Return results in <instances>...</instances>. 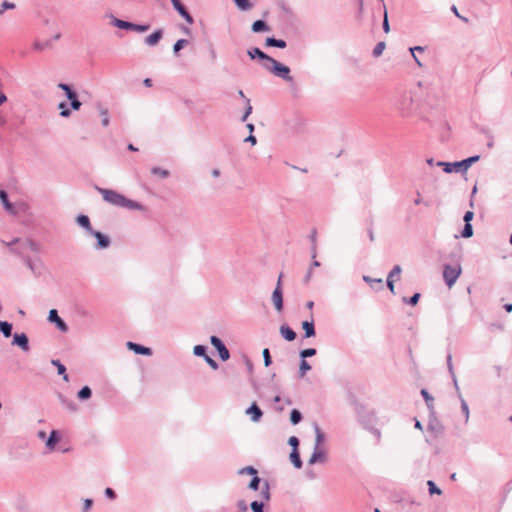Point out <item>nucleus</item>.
Segmentation results:
<instances>
[{"label":"nucleus","mask_w":512,"mask_h":512,"mask_svg":"<svg viewBox=\"0 0 512 512\" xmlns=\"http://www.w3.org/2000/svg\"><path fill=\"white\" fill-rule=\"evenodd\" d=\"M424 112L428 120H442L446 115V98L443 93L438 95L432 88L426 96L424 104Z\"/></svg>","instance_id":"1"},{"label":"nucleus","mask_w":512,"mask_h":512,"mask_svg":"<svg viewBox=\"0 0 512 512\" xmlns=\"http://www.w3.org/2000/svg\"><path fill=\"white\" fill-rule=\"evenodd\" d=\"M97 190L102 195L103 199L113 206L130 210H144V206L141 203L128 199L115 190L100 187H97Z\"/></svg>","instance_id":"2"},{"label":"nucleus","mask_w":512,"mask_h":512,"mask_svg":"<svg viewBox=\"0 0 512 512\" xmlns=\"http://www.w3.org/2000/svg\"><path fill=\"white\" fill-rule=\"evenodd\" d=\"M397 110L403 117H411L416 114L417 105L411 93H403L397 101Z\"/></svg>","instance_id":"3"},{"label":"nucleus","mask_w":512,"mask_h":512,"mask_svg":"<svg viewBox=\"0 0 512 512\" xmlns=\"http://www.w3.org/2000/svg\"><path fill=\"white\" fill-rule=\"evenodd\" d=\"M263 66L266 70L284 81L288 83L293 82V77L290 75V68L274 58H272L268 63H264Z\"/></svg>","instance_id":"4"},{"label":"nucleus","mask_w":512,"mask_h":512,"mask_svg":"<svg viewBox=\"0 0 512 512\" xmlns=\"http://www.w3.org/2000/svg\"><path fill=\"white\" fill-rule=\"evenodd\" d=\"M355 410L359 422L365 429H368L369 426L374 425L375 415L373 412H370L363 405L358 403L355 404Z\"/></svg>","instance_id":"5"},{"label":"nucleus","mask_w":512,"mask_h":512,"mask_svg":"<svg viewBox=\"0 0 512 512\" xmlns=\"http://www.w3.org/2000/svg\"><path fill=\"white\" fill-rule=\"evenodd\" d=\"M480 159V156L475 155L468 157L466 159H463L462 161L457 162H450V173L451 172H460L465 173L468 168L475 162H477Z\"/></svg>","instance_id":"6"},{"label":"nucleus","mask_w":512,"mask_h":512,"mask_svg":"<svg viewBox=\"0 0 512 512\" xmlns=\"http://www.w3.org/2000/svg\"><path fill=\"white\" fill-rule=\"evenodd\" d=\"M210 343L216 349L218 356L222 361H227L230 358L229 350L219 337L212 335L210 337Z\"/></svg>","instance_id":"7"},{"label":"nucleus","mask_w":512,"mask_h":512,"mask_svg":"<svg viewBox=\"0 0 512 512\" xmlns=\"http://www.w3.org/2000/svg\"><path fill=\"white\" fill-rule=\"evenodd\" d=\"M193 352L196 356L203 357L205 362L213 369L217 370L219 365L218 363L207 355V347L204 345H196L193 349Z\"/></svg>","instance_id":"8"},{"label":"nucleus","mask_w":512,"mask_h":512,"mask_svg":"<svg viewBox=\"0 0 512 512\" xmlns=\"http://www.w3.org/2000/svg\"><path fill=\"white\" fill-rule=\"evenodd\" d=\"M48 320L51 322V323H54L56 325V327L62 331V332H67L68 331V326L67 324L65 323V321L58 315V312L56 309H51L49 311V315H48Z\"/></svg>","instance_id":"9"},{"label":"nucleus","mask_w":512,"mask_h":512,"mask_svg":"<svg viewBox=\"0 0 512 512\" xmlns=\"http://www.w3.org/2000/svg\"><path fill=\"white\" fill-rule=\"evenodd\" d=\"M91 236H94L97 240V243L95 245L96 249H106L110 246V238L103 234L100 231L94 230L90 233Z\"/></svg>","instance_id":"10"},{"label":"nucleus","mask_w":512,"mask_h":512,"mask_svg":"<svg viewBox=\"0 0 512 512\" xmlns=\"http://www.w3.org/2000/svg\"><path fill=\"white\" fill-rule=\"evenodd\" d=\"M12 344L20 347L25 352L29 351L30 349L29 339L25 333H15L13 335Z\"/></svg>","instance_id":"11"},{"label":"nucleus","mask_w":512,"mask_h":512,"mask_svg":"<svg viewBox=\"0 0 512 512\" xmlns=\"http://www.w3.org/2000/svg\"><path fill=\"white\" fill-rule=\"evenodd\" d=\"M16 243H20L21 246L26 247V249H29L34 253L40 252V245L32 239L21 240L19 238H15L11 242H9V245H14Z\"/></svg>","instance_id":"12"},{"label":"nucleus","mask_w":512,"mask_h":512,"mask_svg":"<svg viewBox=\"0 0 512 512\" xmlns=\"http://www.w3.org/2000/svg\"><path fill=\"white\" fill-rule=\"evenodd\" d=\"M272 301H273L275 309L278 312H281L283 310V292H282L281 286L276 285V287L272 293Z\"/></svg>","instance_id":"13"},{"label":"nucleus","mask_w":512,"mask_h":512,"mask_svg":"<svg viewBox=\"0 0 512 512\" xmlns=\"http://www.w3.org/2000/svg\"><path fill=\"white\" fill-rule=\"evenodd\" d=\"M127 348L138 355L150 356L152 354V350L149 347L131 341L127 342Z\"/></svg>","instance_id":"14"},{"label":"nucleus","mask_w":512,"mask_h":512,"mask_svg":"<svg viewBox=\"0 0 512 512\" xmlns=\"http://www.w3.org/2000/svg\"><path fill=\"white\" fill-rule=\"evenodd\" d=\"M326 460V452L321 447H314L313 453L309 459V464L313 465L317 462L324 463Z\"/></svg>","instance_id":"15"},{"label":"nucleus","mask_w":512,"mask_h":512,"mask_svg":"<svg viewBox=\"0 0 512 512\" xmlns=\"http://www.w3.org/2000/svg\"><path fill=\"white\" fill-rule=\"evenodd\" d=\"M247 54L248 56L251 58V59H259L260 61H265V62H269L270 60H272V57H270L269 55H267L266 53H264L261 49H259L258 47H254V48H251L247 51Z\"/></svg>","instance_id":"16"},{"label":"nucleus","mask_w":512,"mask_h":512,"mask_svg":"<svg viewBox=\"0 0 512 512\" xmlns=\"http://www.w3.org/2000/svg\"><path fill=\"white\" fill-rule=\"evenodd\" d=\"M163 37V30L162 29H156L152 34H150L149 36H147L145 39H144V43L147 45V46H155L159 43V41L162 39Z\"/></svg>","instance_id":"17"},{"label":"nucleus","mask_w":512,"mask_h":512,"mask_svg":"<svg viewBox=\"0 0 512 512\" xmlns=\"http://www.w3.org/2000/svg\"><path fill=\"white\" fill-rule=\"evenodd\" d=\"M246 413L250 416L253 422H258L263 416V412L260 407L253 402L250 407L246 410Z\"/></svg>","instance_id":"18"},{"label":"nucleus","mask_w":512,"mask_h":512,"mask_svg":"<svg viewBox=\"0 0 512 512\" xmlns=\"http://www.w3.org/2000/svg\"><path fill=\"white\" fill-rule=\"evenodd\" d=\"M302 328L304 330V337L305 338H310V337L315 336L316 331H315V325H314L313 316H311V320H309V321L306 320V321L302 322Z\"/></svg>","instance_id":"19"},{"label":"nucleus","mask_w":512,"mask_h":512,"mask_svg":"<svg viewBox=\"0 0 512 512\" xmlns=\"http://www.w3.org/2000/svg\"><path fill=\"white\" fill-rule=\"evenodd\" d=\"M280 334L286 341L289 342L294 341L297 337L296 332L286 324L281 325Z\"/></svg>","instance_id":"20"},{"label":"nucleus","mask_w":512,"mask_h":512,"mask_svg":"<svg viewBox=\"0 0 512 512\" xmlns=\"http://www.w3.org/2000/svg\"><path fill=\"white\" fill-rule=\"evenodd\" d=\"M58 88H60L61 90H63L65 92V95H66L67 99L69 100V102L78 98L77 92L69 84L59 83Z\"/></svg>","instance_id":"21"},{"label":"nucleus","mask_w":512,"mask_h":512,"mask_svg":"<svg viewBox=\"0 0 512 512\" xmlns=\"http://www.w3.org/2000/svg\"><path fill=\"white\" fill-rule=\"evenodd\" d=\"M265 45L267 47H276L280 49H284L287 47V43L283 39H277L275 37H267L265 40Z\"/></svg>","instance_id":"22"},{"label":"nucleus","mask_w":512,"mask_h":512,"mask_svg":"<svg viewBox=\"0 0 512 512\" xmlns=\"http://www.w3.org/2000/svg\"><path fill=\"white\" fill-rule=\"evenodd\" d=\"M77 223L79 226H81L83 229H85L89 234L93 231V228L90 223V219L87 215L80 214L77 219Z\"/></svg>","instance_id":"23"},{"label":"nucleus","mask_w":512,"mask_h":512,"mask_svg":"<svg viewBox=\"0 0 512 512\" xmlns=\"http://www.w3.org/2000/svg\"><path fill=\"white\" fill-rule=\"evenodd\" d=\"M363 280L370 285L372 289H383V280L381 278H372L370 276H363Z\"/></svg>","instance_id":"24"},{"label":"nucleus","mask_w":512,"mask_h":512,"mask_svg":"<svg viewBox=\"0 0 512 512\" xmlns=\"http://www.w3.org/2000/svg\"><path fill=\"white\" fill-rule=\"evenodd\" d=\"M60 435L57 430H52L49 434V437L46 441V447L48 449H54L55 445L59 442Z\"/></svg>","instance_id":"25"},{"label":"nucleus","mask_w":512,"mask_h":512,"mask_svg":"<svg viewBox=\"0 0 512 512\" xmlns=\"http://www.w3.org/2000/svg\"><path fill=\"white\" fill-rule=\"evenodd\" d=\"M251 29L254 33H261L269 31L270 27L264 20H256L253 22Z\"/></svg>","instance_id":"26"},{"label":"nucleus","mask_w":512,"mask_h":512,"mask_svg":"<svg viewBox=\"0 0 512 512\" xmlns=\"http://www.w3.org/2000/svg\"><path fill=\"white\" fill-rule=\"evenodd\" d=\"M111 24L119 29H124V30H131V27H132V22L118 19L114 16H112Z\"/></svg>","instance_id":"27"},{"label":"nucleus","mask_w":512,"mask_h":512,"mask_svg":"<svg viewBox=\"0 0 512 512\" xmlns=\"http://www.w3.org/2000/svg\"><path fill=\"white\" fill-rule=\"evenodd\" d=\"M289 458L295 468H297V469L302 468L303 463H302L298 449H292Z\"/></svg>","instance_id":"28"},{"label":"nucleus","mask_w":512,"mask_h":512,"mask_svg":"<svg viewBox=\"0 0 512 512\" xmlns=\"http://www.w3.org/2000/svg\"><path fill=\"white\" fill-rule=\"evenodd\" d=\"M51 364L57 368L58 374L63 376L64 381L69 380L68 374L66 373V367L60 362V360L53 359Z\"/></svg>","instance_id":"29"},{"label":"nucleus","mask_w":512,"mask_h":512,"mask_svg":"<svg viewBox=\"0 0 512 512\" xmlns=\"http://www.w3.org/2000/svg\"><path fill=\"white\" fill-rule=\"evenodd\" d=\"M426 162L430 168L440 167L444 173H448V161H435L433 158H428Z\"/></svg>","instance_id":"30"},{"label":"nucleus","mask_w":512,"mask_h":512,"mask_svg":"<svg viewBox=\"0 0 512 512\" xmlns=\"http://www.w3.org/2000/svg\"><path fill=\"white\" fill-rule=\"evenodd\" d=\"M13 326L8 321H0V332L8 338L12 335Z\"/></svg>","instance_id":"31"},{"label":"nucleus","mask_w":512,"mask_h":512,"mask_svg":"<svg viewBox=\"0 0 512 512\" xmlns=\"http://www.w3.org/2000/svg\"><path fill=\"white\" fill-rule=\"evenodd\" d=\"M78 398L81 400V401H85V400H88L91 398L92 396V390L89 386H83L79 391H78V394H77Z\"/></svg>","instance_id":"32"},{"label":"nucleus","mask_w":512,"mask_h":512,"mask_svg":"<svg viewBox=\"0 0 512 512\" xmlns=\"http://www.w3.org/2000/svg\"><path fill=\"white\" fill-rule=\"evenodd\" d=\"M6 245H7L8 247H10V250H11L13 253H15V254H17V255L21 256L23 259H24V257L26 256V255H25V251H26L27 249H26V247L21 246V244H20V243H16V244H14V245H9V242H8V243H6Z\"/></svg>","instance_id":"33"},{"label":"nucleus","mask_w":512,"mask_h":512,"mask_svg":"<svg viewBox=\"0 0 512 512\" xmlns=\"http://www.w3.org/2000/svg\"><path fill=\"white\" fill-rule=\"evenodd\" d=\"M314 429H315V436H316L315 446L314 447H320V445L325 440V436H324V433L322 432V430L320 429V427L317 424L314 425Z\"/></svg>","instance_id":"34"},{"label":"nucleus","mask_w":512,"mask_h":512,"mask_svg":"<svg viewBox=\"0 0 512 512\" xmlns=\"http://www.w3.org/2000/svg\"><path fill=\"white\" fill-rule=\"evenodd\" d=\"M460 274H461V267H460V265H457L454 268L450 267V288L456 282V280L460 276Z\"/></svg>","instance_id":"35"},{"label":"nucleus","mask_w":512,"mask_h":512,"mask_svg":"<svg viewBox=\"0 0 512 512\" xmlns=\"http://www.w3.org/2000/svg\"><path fill=\"white\" fill-rule=\"evenodd\" d=\"M58 397H59L60 402L64 406H66L69 410L76 411L77 406L72 400L67 399L63 394H59Z\"/></svg>","instance_id":"36"},{"label":"nucleus","mask_w":512,"mask_h":512,"mask_svg":"<svg viewBox=\"0 0 512 512\" xmlns=\"http://www.w3.org/2000/svg\"><path fill=\"white\" fill-rule=\"evenodd\" d=\"M34 49L38 51H43L45 49L52 47V40H46V41H35L34 42Z\"/></svg>","instance_id":"37"},{"label":"nucleus","mask_w":512,"mask_h":512,"mask_svg":"<svg viewBox=\"0 0 512 512\" xmlns=\"http://www.w3.org/2000/svg\"><path fill=\"white\" fill-rule=\"evenodd\" d=\"M301 420H302L301 412L297 409H292L290 412V422L293 425H297L301 422Z\"/></svg>","instance_id":"38"},{"label":"nucleus","mask_w":512,"mask_h":512,"mask_svg":"<svg viewBox=\"0 0 512 512\" xmlns=\"http://www.w3.org/2000/svg\"><path fill=\"white\" fill-rule=\"evenodd\" d=\"M235 5L242 11H248L252 8V4L249 0H233Z\"/></svg>","instance_id":"39"},{"label":"nucleus","mask_w":512,"mask_h":512,"mask_svg":"<svg viewBox=\"0 0 512 512\" xmlns=\"http://www.w3.org/2000/svg\"><path fill=\"white\" fill-rule=\"evenodd\" d=\"M311 370V365L304 359H301L299 365V376L302 378L306 375V373Z\"/></svg>","instance_id":"40"},{"label":"nucleus","mask_w":512,"mask_h":512,"mask_svg":"<svg viewBox=\"0 0 512 512\" xmlns=\"http://www.w3.org/2000/svg\"><path fill=\"white\" fill-rule=\"evenodd\" d=\"M58 109L60 110L61 117L68 118L71 115V110L68 108L66 102H60L58 104Z\"/></svg>","instance_id":"41"},{"label":"nucleus","mask_w":512,"mask_h":512,"mask_svg":"<svg viewBox=\"0 0 512 512\" xmlns=\"http://www.w3.org/2000/svg\"><path fill=\"white\" fill-rule=\"evenodd\" d=\"M189 41L187 39H179L173 45V52L177 55L181 49H183L186 45H188Z\"/></svg>","instance_id":"42"},{"label":"nucleus","mask_w":512,"mask_h":512,"mask_svg":"<svg viewBox=\"0 0 512 512\" xmlns=\"http://www.w3.org/2000/svg\"><path fill=\"white\" fill-rule=\"evenodd\" d=\"M401 271H402V269H401L400 265H395L392 268V270L389 272L387 277L398 281L400 279Z\"/></svg>","instance_id":"43"},{"label":"nucleus","mask_w":512,"mask_h":512,"mask_svg":"<svg viewBox=\"0 0 512 512\" xmlns=\"http://www.w3.org/2000/svg\"><path fill=\"white\" fill-rule=\"evenodd\" d=\"M421 395L423 396L429 410H432L434 401L433 397L429 394V392L426 389L421 390Z\"/></svg>","instance_id":"44"},{"label":"nucleus","mask_w":512,"mask_h":512,"mask_svg":"<svg viewBox=\"0 0 512 512\" xmlns=\"http://www.w3.org/2000/svg\"><path fill=\"white\" fill-rule=\"evenodd\" d=\"M260 482H261V479L258 477V475L257 474L253 475L252 479L250 480V482L248 484V488L253 491H257L259 489Z\"/></svg>","instance_id":"45"},{"label":"nucleus","mask_w":512,"mask_h":512,"mask_svg":"<svg viewBox=\"0 0 512 512\" xmlns=\"http://www.w3.org/2000/svg\"><path fill=\"white\" fill-rule=\"evenodd\" d=\"M385 42H378L372 51L373 57L377 58L382 55L385 49Z\"/></svg>","instance_id":"46"},{"label":"nucleus","mask_w":512,"mask_h":512,"mask_svg":"<svg viewBox=\"0 0 512 512\" xmlns=\"http://www.w3.org/2000/svg\"><path fill=\"white\" fill-rule=\"evenodd\" d=\"M317 350L315 348H306L300 351V358L306 360V358L316 355Z\"/></svg>","instance_id":"47"},{"label":"nucleus","mask_w":512,"mask_h":512,"mask_svg":"<svg viewBox=\"0 0 512 512\" xmlns=\"http://www.w3.org/2000/svg\"><path fill=\"white\" fill-rule=\"evenodd\" d=\"M171 3L174 7V9L182 15L187 11V8L183 5V3L180 0H171Z\"/></svg>","instance_id":"48"},{"label":"nucleus","mask_w":512,"mask_h":512,"mask_svg":"<svg viewBox=\"0 0 512 512\" xmlns=\"http://www.w3.org/2000/svg\"><path fill=\"white\" fill-rule=\"evenodd\" d=\"M151 173L153 175H159L161 178H167L170 175L168 170L160 168V167H153L151 169Z\"/></svg>","instance_id":"49"},{"label":"nucleus","mask_w":512,"mask_h":512,"mask_svg":"<svg viewBox=\"0 0 512 512\" xmlns=\"http://www.w3.org/2000/svg\"><path fill=\"white\" fill-rule=\"evenodd\" d=\"M420 297H421L420 293H415L409 298L403 297V302L406 304L415 306L418 303Z\"/></svg>","instance_id":"50"},{"label":"nucleus","mask_w":512,"mask_h":512,"mask_svg":"<svg viewBox=\"0 0 512 512\" xmlns=\"http://www.w3.org/2000/svg\"><path fill=\"white\" fill-rule=\"evenodd\" d=\"M150 28V24H136L132 22L131 31H136L139 33L146 32Z\"/></svg>","instance_id":"51"},{"label":"nucleus","mask_w":512,"mask_h":512,"mask_svg":"<svg viewBox=\"0 0 512 512\" xmlns=\"http://www.w3.org/2000/svg\"><path fill=\"white\" fill-rule=\"evenodd\" d=\"M473 235V228L471 223H465L464 228L461 232L463 238H469Z\"/></svg>","instance_id":"52"},{"label":"nucleus","mask_w":512,"mask_h":512,"mask_svg":"<svg viewBox=\"0 0 512 512\" xmlns=\"http://www.w3.org/2000/svg\"><path fill=\"white\" fill-rule=\"evenodd\" d=\"M459 397H460V401H461V409L464 414V420L466 423L469 419V408H468L466 401L461 397L460 394H459Z\"/></svg>","instance_id":"53"},{"label":"nucleus","mask_w":512,"mask_h":512,"mask_svg":"<svg viewBox=\"0 0 512 512\" xmlns=\"http://www.w3.org/2000/svg\"><path fill=\"white\" fill-rule=\"evenodd\" d=\"M25 265L34 273H37V268L35 262L29 257L25 256L23 259Z\"/></svg>","instance_id":"54"},{"label":"nucleus","mask_w":512,"mask_h":512,"mask_svg":"<svg viewBox=\"0 0 512 512\" xmlns=\"http://www.w3.org/2000/svg\"><path fill=\"white\" fill-rule=\"evenodd\" d=\"M262 355L265 367H269L272 364V358L269 349L265 348L262 352Z\"/></svg>","instance_id":"55"},{"label":"nucleus","mask_w":512,"mask_h":512,"mask_svg":"<svg viewBox=\"0 0 512 512\" xmlns=\"http://www.w3.org/2000/svg\"><path fill=\"white\" fill-rule=\"evenodd\" d=\"M427 485H428L429 493L431 495L442 493V491L436 486V484L432 480L427 481Z\"/></svg>","instance_id":"56"},{"label":"nucleus","mask_w":512,"mask_h":512,"mask_svg":"<svg viewBox=\"0 0 512 512\" xmlns=\"http://www.w3.org/2000/svg\"><path fill=\"white\" fill-rule=\"evenodd\" d=\"M261 496L263 500L269 501L270 500V491H269V483L268 481H265L264 486L261 491Z\"/></svg>","instance_id":"57"},{"label":"nucleus","mask_w":512,"mask_h":512,"mask_svg":"<svg viewBox=\"0 0 512 512\" xmlns=\"http://www.w3.org/2000/svg\"><path fill=\"white\" fill-rule=\"evenodd\" d=\"M250 507L253 512H263L264 503L262 501H253Z\"/></svg>","instance_id":"58"},{"label":"nucleus","mask_w":512,"mask_h":512,"mask_svg":"<svg viewBox=\"0 0 512 512\" xmlns=\"http://www.w3.org/2000/svg\"><path fill=\"white\" fill-rule=\"evenodd\" d=\"M258 472L253 466H246L239 470V474L256 475Z\"/></svg>","instance_id":"59"},{"label":"nucleus","mask_w":512,"mask_h":512,"mask_svg":"<svg viewBox=\"0 0 512 512\" xmlns=\"http://www.w3.org/2000/svg\"><path fill=\"white\" fill-rule=\"evenodd\" d=\"M246 103H247V106H246L244 115L241 118L242 122H245L247 120L248 116L252 113V106L250 105V100L246 99Z\"/></svg>","instance_id":"60"},{"label":"nucleus","mask_w":512,"mask_h":512,"mask_svg":"<svg viewBox=\"0 0 512 512\" xmlns=\"http://www.w3.org/2000/svg\"><path fill=\"white\" fill-rule=\"evenodd\" d=\"M288 444L292 447V449H298L299 439L296 436H291L288 439Z\"/></svg>","instance_id":"61"},{"label":"nucleus","mask_w":512,"mask_h":512,"mask_svg":"<svg viewBox=\"0 0 512 512\" xmlns=\"http://www.w3.org/2000/svg\"><path fill=\"white\" fill-rule=\"evenodd\" d=\"M101 116H102V125L104 127H107L109 125V116H108V111L107 110H102L101 111Z\"/></svg>","instance_id":"62"},{"label":"nucleus","mask_w":512,"mask_h":512,"mask_svg":"<svg viewBox=\"0 0 512 512\" xmlns=\"http://www.w3.org/2000/svg\"><path fill=\"white\" fill-rule=\"evenodd\" d=\"M70 106H71V109L75 110V111H78L80 110L81 106H82V103L81 101L77 98V99H74L73 101L70 102Z\"/></svg>","instance_id":"63"},{"label":"nucleus","mask_w":512,"mask_h":512,"mask_svg":"<svg viewBox=\"0 0 512 512\" xmlns=\"http://www.w3.org/2000/svg\"><path fill=\"white\" fill-rule=\"evenodd\" d=\"M237 507L240 512H247V510H248L247 503L244 500H239L237 502Z\"/></svg>","instance_id":"64"}]
</instances>
